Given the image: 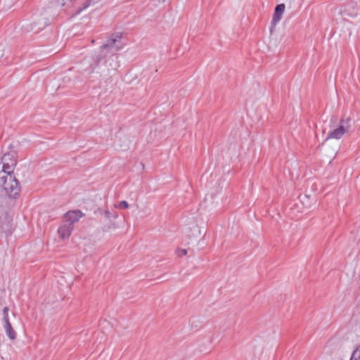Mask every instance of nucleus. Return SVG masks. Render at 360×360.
Returning a JSON list of instances; mask_svg holds the SVG:
<instances>
[{"mask_svg": "<svg viewBox=\"0 0 360 360\" xmlns=\"http://www.w3.org/2000/svg\"><path fill=\"white\" fill-rule=\"evenodd\" d=\"M121 39L122 33L120 32L110 34L106 42L101 46L99 53L94 57V60L96 65L103 60L108 53L117 51L123 47Z\"/></svg>", "mask_w": 360, "mask_h": 360, "instance_id": "obj_1", "label": "nucleus"}, {"mask_svg": "<svg viewBox=\"0 0 360 360\" xmlns=\"http://www.w3.org/2000/svg\"><path fill=\"white\" fill-rule=\"evenodd\" d=\"M84 214L79 210L67 212L63 217L62 222L58 229L60 238H68L73 230V224L79 221Z\"/></svg>", "mask_w": 360, "mask_h": 360, "instance_id": "obj_2", "label": "nucleus"}, {"mask_svg": "<svg viewBox=\"0 0 360 360\" xmlns=\"http://www.w3.org/2000/svg\"><path fill=\"white\" fill-rule=\"evenodd\" d=\"M0 186L10 198H15L20 194V185L13 174L0 173Z\"/></svg>", "mask_w": 360, "mask_h": 360, "instance_id": "obj_3", "label": "nucleus"}, {"mask_svg": "<svg viewBox=\"0 0 360 360\" xmlns=\"http://www.w3.org/2000/svg\"><path fill=\"white\" fill-rule=\"evenodd\" d=\"M94 214L102 223L103 231H108L112 227H114L115 224L112 219H116L117 217V214L115 212L112 213L109 210L98 207L94 210Z\"/></svg>", "mask_w": 360, "mask_h": 360, "instance_id": "obj_4", "label": "nucleus"}, {"mask_svg": "<svg viewBox=\"0 0 360 360\" xmlns=\"http://www.w3.org/2000/svg\"><path fill=\"white\" fill-rule=\"evenodd\" d=\"M352 120L349 117L342 118L337 128L330 131L326 139H340L344 134L348 133L351 128Z\"/></svg>", "mask_w": 360, "mask_h": 360, "instance_id": "obj_5", "label": "nucleus"}, {"mask_svg": "<svg viewBox=\"0 0 360 360\" xmlns=\"http://www.w3.org/2000/svg\"><path fill=\"white\" fill-rule=\"evenodd\" d=\"M16 162V160L13 153H8L4 154L0 162V173L13 174Z\"/></svg>", "mask_w": 360, "mask_h": 360, "instance_id": "obj_6", "label": "nucleus"}, {"mask_svg": "<svg viewBox=\"0 0 360 360\" xmlns=\"http://www.w3.org/2000/svg\"><path fill=\"white\" fill-rule=\"evenodd\" d=\"M285 6L284 4H280L276 6L273 18L271 22V32H272L273 28H274L276 25L278 23V22L281 20L283 14L285 11Z\"/></svg>", "mask_w": 360, "mask_h": 360, "instance_id": "obj_7", "label": "nucleus"}, {"mask_svg": "<svg viewBox=\"0 0 360 360\" xmlns=\"http://www.w3.org/2000/svg\"><path fill=\"white\" fill-rule=\"evenodd\" d=\"M4 328L7 336L12 340L16 339V333L14 329L12 328L11 323H8L4 325Z\"/></svg>", "mask_w": 360, "mask_h": 360, "instance_id": "obj_8", "label": "nucleus"}, {"mask_svg": "<svg viewBox=\"0 0 360 360\" xmlns=\"http://www.w3.org/2000/svg\"><path fill=\"white\" fill-rule=\"evenodd\" d=\"M75 0H56L57 3L62 6L70 7Z\"/></svg>", "mask_w": 360, "mask_h": 360, "instance_id": "obj_9", "label": "nucleus"}, {"mask_svg": "<svg viewBox=\"0 0 360 360\" xmlns=\"http://www.w3.org/2000/svg\"><path fill=\"white\" fill-rule=\"evenodd\" d=\"M360 359V349H356L352 354L351 360Z\"/></svg>", "mask_w": 360, "mask_h": 360, "instance_id": "obj_10", "label": "nucleus"}, {"mask_svg": "<svg viewBox=\"0 0 360 360\" xmlns=\"http://www.w3.org/2000/svg\"><path fill=\"white\" fill-rule=\"evenodd\" d=\"M176 254L178 257H182L187 254V250L186 249H177Z\"/></svg>", "mask_w": 360, "mask_h": 360, "instance_id": "obj_11", "label": "nucleus"}, {"mask_svg": "<svg viewBox=\"0 0 360 360\" xmlns=\"http://www.w3.org/2000/svg\"><path fill=\"white\" fill-rule=\"evenodd\" d=\"M118 207L120 209H127L129 207V204L127 201L122 200V201L120 202V203L118 205Z\"/></svg>", "mask_w": 360, "mask_h": 360, "instance_id": "obj_12", "label": "nucleus"}, {"mask_svg": "<svg viewBox=\"0 0 360 360\" xmlns=\"http://www.w3.org/2000/svg\"><path fill=\"white\" fill-rule=\"evenodd\" d=\"M4 325L11 323L8 319V314H3Z\"/></svg>", "mask_w": 360, "mask_h": 360, "instance_id": "obj_13", "label": "nucleus"}, {"mask_svg": "<svg viewBox=\"0 0 360 360\" xmlns=\"http://www.w3.org/2000/svg\"><path fill=\"white\" fill-rule=\"evenodd\" d=\"M89 5V0H86V2L84 4V7L82 8H80L77 12V14L79 13L82 9L86 8Z\"/></svg>", "mask_w": 360, "mask_h": 360, "instance_id": "obj_14", "label": "nucleus"}, {"mask_svg": "<svg viewBox=\"0 0 360 360\" xmlns=\"http://www.w3.org/2000/svg\"><path fill=\"white\" fill-rule=\"evenodd\" d=\"M8 307H5L4 309H3V314H8Z\"/></svg>", "mask_w": 360, "mask_h": 360, "instance_id": "obj_15", "label": "nucleus"}, {"mask_svg": "<svg viewBox=\"0 0 360 360\" xmlns=\"http://www.w3.org/2000/svg\"><path fill=\"white\" fill-rule=\"evenodd\" d=\"M100 0H91V2L94 1V2H98Z\"/></svg>", "mask_w": 360, "mask_h": 360, "instance_id": "obj_16", "label": "nucleus"}, {"mask_svg": "<svg viewBox=\"0 0 360 360\" xmlns=\"http://www.w3.org/2000/svg\"><path fill=\"white\" fill-rule=\"evenodd\" d=\"M91 44H94V40L91 39Z\"/></svg>", "mask_w": 360, "mask_h": 360, "instance_id": "obj_17", "label": "nucleus"}, {"mask_svg": "<svg viewBox=\"0 0 360 360\" xmlns=\"http://www.w3.org/2000/svg\"><path fill=\"white\" fill-rule=\"evenodd\" d=\"M46 22H44V23L43 24V27H45V26H46Z\"/></svg>", "mask_w": 360, "mask_h": 360, "instance_id": "obj_18", "label": "nucleus"}]
</instances>
